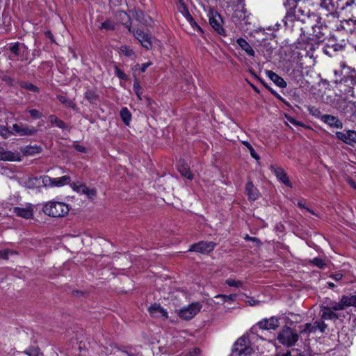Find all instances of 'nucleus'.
I'll return each instance as SVG.
<instances>
[{
    "instance_id": "680f3d73",
    "label": "nucleus",
    "mask_w": 356,
    "mask_h": 356,
    "mask_svg": "<svg viewBox=\"0 0 356 356\" xmlns=\"http://www.w3.org/2000/svg\"><path fill=\"white\" fill-rule=\"evenodd\" d=\"M74 147H75L76 150H77L78 152H86V148L84 146L81 145H75Z\"/></svg>"
},
{
    "instance_id": "58836bf2",
    "label": "nucleus",
    "mask_w": 356,
    "mask_h": 356,
    "mask_svg": "<svg viewBox=\"0 0 356 356\" xmlns=\"http://www.w3.org/2000/svg\"><path fill=\"white\" fill-rule=\"evenodd\" d=\"M310 262L321 269H324L327 266L325 261L318 257L314 258Z\"/></svg>"
},
{
    "instance_id": "f704fd0d",
    "label": "nucleus",
    "mask_w": 356,
    "mask_h": 356,
    "mask_svg": "<svg viewBox=\"0 0 356 356\" xmlns=\"http://www.w3.org/2000/svg\"><path fill=\"white\" fill-rule=\"evenodd\" d=\"M332 311H340L343 310L344 307L342 303V300L341 299L339 302H333L330 301L327 306Z\"/></svg>"
},
{
    "instance_id": "bf43d9fd",
    "label": "nucleus",
    "mask_w": 356,
    "mask_h": 356,
    "mask_svg": "<svg viewBox=\"0 0 356 356\" xmlns=\"http://www.w3.org/2000/svg\"><path fill=\"white\" fill-rule=\"evenodd\" d=\"M287 120H289V122H291V124L296 125V126H300L302 125V123L297 121L296 120H295L294 118H291V117H289V118H287Z\"/></svg>"
},
{
    "instance_id": "7ed1b4c3",
    "label": "nucleus",
    "mask_w": 356,
    "mask_h": 356,
    "mask_svg": "<svg viewBox=\"0 0 356 356\" xmlns=\"http://www.w3.org/2000/svg\"><path fill=\"white\" fill-rule=\"evenodd\" d=\"M310 26L312 28L311 40L316 43L325 41L330 35L331 29H334L330 24L327 25L323 22L320 17L319 19L315 20Z\"/></svg>"
},
{
    "instance_id": "7c9ffc66",
    "label": "nucleus",
    "mask_w": 356,
    "mask_h": 356,
    "mask_svg": "<svg viewBox=\"0 0 356 356\" xmlns=\"http://www.w3.org/2000/svg\"><path fill=\"white\" fill-rule=\"evenodd\" d=\"M347 75L345 76V82L350 83L352 85H356V70L355 69L348 68Z\"/></svg>"
},
{
    "instance_id": "c756f323",
    "label": "nucleus",
    "mask_w": 356,
    "mask_h": 356,
    "mask_svg": "<svg viewBox=\"0 0 356 356\" xmlns=\"http://www.w3.org/2000/svg\"><path fill=\"white\" fill-rule=\"evenodd\" d=\"M53 179H54V187L63 186L68 184L71 181L70 177L67 175L58 178H53Z\"/></svg>"
},
{
    "instance_id": "bb28decb",
    "label": "nucleus",
    "mask_w": 356,
    "mask_h": 356,
    "mask_svg": "<svg viewBox=\"0 0 356 356\" xmlns=\"http://www.w3.org/2000/svg\"><path fill=\"white\" fill-rule=\"evenodd\" d=\"M184 17L187 22L190 24L191 27L195 30L197 31L198 32L203 33V31L202 28L197 24L195 20L193 19V17L191 16V15L189 13L188 10H185Z\"/></svg>"
},
{
    "instance_id": "ea45409f",
    "label": "nucleus",
    "mask_w": 356,
    "mask_h": 356,
    "mask_svg": "<svg viewBox=\"0 0 356 356\" xmlns=\"http://www.w3.org/2000/svg\"><path fill=\"white\" fill-rule=\"evenodd\" d=\"M0 135L3 138H8V137H10L11 135H13V130H10L8 127L3 126V125H0Z\"/></svg>"
},
{
    "instance_id": "13d9d810",
    "label": "nucleus",
    "mask_w": 356,
    "mask_h": 356,
    "mask_svg": "<svg viewBox=\"0 0 356 356\" xmlns=\"http://www.w3.org/2000/svg\"><path fill=\"white\" fill-rule=\"evenodd\" d=\"M152 65V62H147V63L142 64L141 67H140V71L142 72H145L146 71L147 68L149 67V66H151Z\"/></svg>"
},
{
    "instance_id": "e2e57ef3",
    "label": "nucleus",
    "mask_w": 356,
    "mask_h": 356,
    "mask_svg": "<svg viewBox=\"0 0 356 356\" xmlns=\"http://www.w3.org/2000/svg\"><path fill=\"white\" fill-rule=\"evenodd\" d=\"M323 51L325 54L328 55L329 56H332V51L330 44H327V46L323 49Z\"/></svg>"
},
{
    "instance_id": "de8ad7c7",
    "label": "nucleus",
    "mask_w": 356,
    "mask_h": 356,
    "mask_svg": "<svg viewBox=\"0 0 356 356\" xmlns=\"http://www.w3.org/2000/svg\"><path fill=\"white\" fill-rule=\"evenodd\" d=\"M27 112L34 120L40 119L42 117V114L37 109H29Z\"/></svg>"
},
{
    "instance_id": "1a4fd4ad",
    "label": "nucleus",
    "mask_w": 356,
    "mask_h": 356,
    "mask_svg": "<svg viewBox=\"0 0 356 356\" xmlns=\"http://www.w3.org/2000/svg\"><path fill=\"white\" fill-rule=\"evenodd\" d=\"M13 135L19 136H31L35 135L38 129L33 127L22 123H15L11 127Z\"/></svg>"
},
{
    "instance_id": "69168bd1",
    "label": "nucleus",
    "mask_w": 356,
    "mask_h": 356,
    "mask_svg": "<svg viewBox=\"0 0 356 356\" xmlns=\"http://www.w3.org/2000/svg\"><path fill=\"white\" fill-rule=\"evenodd\" d=\"M118 356H134V355L127 351H120Z\"/></svg>"
},
{
    "instance_id": "0e129e2a",
    "label": "nucleus",
    "mask_w": 356,
    "mask_h": 356,
    "mask_svg": "<svg viewBox=\"0 0 356 356\" xmlns=\"http://www.w3.org/2000/svg\"><path fill=\"white\" fill-rule=\"evenodd\" d=\"M237 3L236 7L238 8H245V0H234Z\"/></svg>"
},
{
    "instance_id": "f257e3e1",
    "label": "nucleus",
    "mask_w": 356,
    "mask_h": 356,
    "mask_svg": "<svg viewBox=\"0 0 356 356\" xmlns=\"http://www.w3.org/2000/svg\"><path fill=\"white\" fill-rule=\"evenodd\" d=\"M284 6L287 11L283 22L286 29L293 30L299 23L309 25L319 19V17L305 6L298 5V0H286Z\"/></svg>"
},
{
    "instance_id": "2eb2a0df",
    "label": "nucleus",
    "mask_w": 356,
    "mask_h": 356,
    "mask_svg": "<svg viewBox=\"0 0 356 356\" xmlns=\"http://www.w3.org/2000/svg\"><path fill=\"white\" fill-rule=\"evenodd\" d=\"M216 246L213 242L200 241L191 245L189 251H193L200 253H208L211 252Z\"/></svg>"
},
{
    "instance_id": "9b49d317",
    "label": "nucleus",
    "mask_w": 356,
    "mask_h": 356,
    "mask_svg": "<svg viewBox=\"0 0 356 356\" xmlns=\"http://www.w3.org/2000/svg\"><path fill=\"white\" fill-rule=\"evenodd\" d=\"M336 136L339 140L350 146L356 145V131L355 130L349 129L345 131H337L336 132Z\"/></svg>"
},
{
    "instance_id": "9d476101",
    "label": "nucleus",
    "mask_w": 356,
    "mask_h": 356,
    "mask_svg": "<svg viewBox=\"0 0 356 356\" xmlns=\"http://www.w3.org/2000/svg\"><path fill=\"white\" fill-rule=\"evenodd\" d=\"M280 326L279 319L275 316L270 318H264L259 321L252 329L259 327L261 330H276Z\"/></svg>"
},
{
    "instance_id": "4be33fe9",
    "label": "nucleus",
    "mask_w": 356,
    "mask_h": 356,
    "mask_svg": "<svg viewBox=\"0 0 356 356\" xmlns=\"http://www.w3.org/2000/svg\"><path fill=\"white\" fill-rule=\"evenodd\" d=\"M177 169L179 172L188 179H193V175L191 173L190 168L187 163L184 160H179L177 162Z\"/></svg>"
},
{
    "instance_id": "c85d7f7f",
    "label": "nucleus",
    "mask_w": 356,
    "mask_h": 356,
    "mask_svg": "<svg viewBox=\"0 0 356 356\" xmlns=\"http://www.w3.org/2000/svg\"><path fill=\"white\" fill-rule=\"evenodd\" d=\"M233 17L236 18L238 20L240 21H245L248 19V16L246 14V10L245 9V8H236L233 13Z\"/></svg>"
},
{
    "instance_id": "5fc2aeb1",
    "label": "nucleus",
    "mask_w": 356,
    "mask_h": 356,
    "mask_svg": "<svg viewBox=\"0 0 356 356\" xmlns=\"http://www.w3.org/2000/svg\"><path fill=\"white\" fill-rule=\"evenodd\" d=\"M297 205L298 207H300V209H304L305 211H309V213H311L312 215H316V213H314V211L308 209L307 207H306L305 204L303 203L302 201H298V203H297Z\"/></svg>"
},
{
    "instance_id": "4d7b16f0",
    "label": "nucleus",
    "mask_w": 356,
    "mask_h": 356,
    "mask_svg": "<svg viewBox=\"0 0 356 356\" xmlns=\"http://www.w3.org/2000/svg\"><path fill=\"white\" fill-rule=\"evenodd\" d=\"M115 74L122 79H125L126 76L124 73L118 67H115Z\"/></svg>"
},
{
    "instance_id": "f03ea898",
    "label": "nucleus",
    "mask_w": 356,
    "mask_h": 356,
    "mask_svg": "<svg viewBox=\"0 0 356 356\" xmlns=\"http://www.w3.org/2000/svg\"><path fill=\"white\" fill-rule=\"evenodd\" d=\"M353 1L348 0H320V7L327 12V16L338 18L339 14L346 8L350 6Z\"/></svg>"
},
{
    "instance_id": "39448f33",
    "label": "nucleus",
    "mask_w": 356,
    "mask_h": 356,
    "mask_svg": "<svg viewBox=\"0 0 356 356\" xmlns=\"http://www.w3.org/2000/svg\"><path fill=\"white\" fill-rule=\"evenodd\" d=\"M299 339V334L289 327H284L277 335L278 341L288 347L293 346Z\"/></svg>"
},
{
    "instance_id": "a19ab883",
    "label": "nucleus",
    "mask_w": 356,
    "mask_h": 356,
    "mask_svg": "<svg viewBox=\"0 0 356 356\" xmlns=\"http://www.w3.org/2000/svg\"><path fill=\"white\" fill-rule=\"evenodd\" d=\"M313 324L316 331L319 330L321 332H323L327 327V325L323 321H316Z\"/></svg>"
},
{
    "instance_id": "423d86ee",
    "label": "nucleus",
    "mask_w": 356,
    "mask_h": 356,
    "mask_svg": "<svg viewBox=\"0 0 356 356\" xmlns=\"http://www.w3.org/2000/svg\"><path fill=\"white\" fill-rule=\"evenodd\" d=\"M252 348L250 346V341L246 337H241L234 343L232 355L234 356H248L252 353Z\"/></svg>"
},
{
    "instance_id": "6e6d98bb",
    "label": "nucleus",
    "mask_w": 356,
    "mask_h": 356,
    "mask_svg": "<svg viewBox=\"0 0 356 356\" xmlns=\"http://www.w3.org/2000/svg\"><path fill=\"white\" fill-rule=\"evenodd\" d=\"M296 355L294 356H311L310 353L307 350L300 351L298 350H296Z\"/></svg>"
},
{
    "instance_id": "4c0bfd02",
    "label": "nucleus",
    "mask_w": 356,
    "mask_h": 356,
    "mask_svg": "<svg viewBox=\"0 0 356 356\" xmlns=\"http://www.w3.org/2000/svg\"><path fill=\"white\" fill-rule=\"evenodd\" d=\"M120 51L126 56L134 58L135 57V52L133 49H130L127 46H122L120 48Z\"/></svg>"
},
{
    "instance_id": "6e6552de",
    "label": "nucleus",
    "mask_w": 356,
    "mask_h": 356,
    "mask_svg": "<svg viewBox=\"0 0 356 356\" xmlns=\"http://www.w3.org/2000/svg\"><path fill=\"white\" fill-rule=\"evenodd\" d=\"M201 303L193 302L188 307L181 308L178 313L179 316L186 321L192 319L202 309Z\"/></svg>"
},
{
    "instance_id": "aec40b11",
    "label": "nucleus",
    "mask_w": 356,
    "mask_h": 356,
    "mask_svg": "<svg viewBox=\"0 0 356 356\" xmlns=\"http://www.w3.org/2000/svg\"><path fill=\"white\" fill-rule=\"evenodd\" d=\"M209 23L212 28L219 34L222 35L225 31L222 28V20L221 17L218 14H213L209 17Z\"/></svg>"
},
{
    "instance_id": "f3484780",
    "label": "nucleus",
    "mask_w": 356,
    "mask_h": 356,
    "mask_svg": "<svg viewBox=\"0 0 356 356\" xmlns=\"http://www.w3.org/2000/svg\"><path fill=\"white\" fill-rule=\"evenodd\" d=\"M72 188L74 191L86 195L90 199H93L97 195V191L95 188H89L85 184L74 183L72 184Z\"/></svg>"
},
{
    "instance_id": "e433bc0d",
    "label": "nucleus",
    "mask_w": 356,
    "mask_h": 356,
    "mask_svg": "<svg viewBox=\"0 0 356 356\" xmlns=\"http://www.w3.org/2000/svg\"><path fill=\"white\" fill-rule=\"evenodd\" d=\"M42 185L47 188H54V179L49 176H43L41 177Z\"/></svg>"
},
{
    "instance_id": "79ce46f5",
    "label": "nucleus",
    "mask_w": 356,
    "mask_h": 356,
    "mask_svg": "<svg viewBox=\"0 0 356 356\" xmlns=\"http://www.w3.org/2000/svg\"><path fill=\"white\" fill-rule=\"evenodd\" d=\"M22 87L34 92H38L40 91L39 88L37 86L29 82L23 83L22 84Z\"/></svg>"
},
{
    "instance_id": "052dcab7",
    "label": "nucleus",
    "mask_w": 356,
    "mask_h": 356,
    "mask_svg": "<svg viewBox=\"0 0 356 356\" xmlns=\"http://www.w3.org/2000/svg\"><path fill=\"white\" fill-rule=\"evenodd\" d=\"M330 277L332 278H333L334 280H335L336 281H339L342 278L343 275L340 273H337L331 275Z\"/></svg>"
},
{
    "instance_id": "b1692460",
    "label": "nucleus",
    "mask_w": 356,
    "mask_h": 356,
    "mask_svg": "<svg viewBox=\"0 0 356 356\" xmlns=\"http://www.w3.org/2000/svg\"><path fill=\"white\" fill-rule=\"evenodd\" d=\"M236 43L248 56H254V49L245 39L240 38L237 39Z\"/></svg>"
},
{
    "instance_id": "2f4dec72",
    "label": "nucleus",
    "mask_w": 356,
    "mask_h": 356,
    "mask_svg": "<svg viewBox=\"0 0 356 356\" xmlns=\"http://www.w3.org/2000/svg\"><path fill=\"white\" fill-rule=\"evenodd\" d=\"M120 118L126 125H129L131 120V114L127 108L124 107L120 111Z\"/></svg>"
},
{
    "instance_id": "3c124183",
    "label": "nucleus",
    "mask_w": 356,
    "mask_h": 356,
    "mask_svg": "<svg viewBox=\"0 0 356 356\" xmlns=\"http://www.w3.org/2000/svg\"><path fill=\"white\" fill-rule=\"evenodd\" d=\"M316 332L315 328H314V324H312V323H306L305 325H304V329L302 330V333H311V332Z\"/></svg>"
},
{
    "instance_id": "09e8293b",
    "label": "nucleus",
    "mask_w": 356,
    "mask_h": 356,
    "mask_svg": "<svg viewBox=\"0 0 356 356\" xmlns=\"http://www.w3.org/2000/svg\"><path fill=\"white\" fill-rule=\"evenodd\" d=\"M226 284L229 286L241 287L243 286V282L240 280H235L232 279H228L226 280Z\"/></svg>"
},
{
    "instance_id": "393cba45",
    "label": "nucleus",
    "mask_w": 356,
    "mask_h": 356,
    "mask_svg": "<svg viewBox=\"0 0 356 356\" xmlns=\"http://www.w3.org/2000/svg\"><path fill=\"white\" fill-rule=\"evenodd\" d=\"M245 191L250 200L254 201L257 200L259 192L252 182L249 181L246 184Z\"/></svg>"
},
{
    "instance_id": "473e14b6",
    "label": "nucleus",
    "mask_w": 356,
    "mask_h": 356,
    "mask_svg": "<svg viewBox=\"0 0 356 356\" xmlns=\"http://www.w3.org/2000/svg\"><path fill=\"white\" fill-rule=\"evenodd\" d=\"M22 48H24V44L19 42L10 44L9 46V49L14 56H19Z\"/></svg>"
},
{
    "instance_id": "6ab92c4d",
    "label": "nucleus",
    "mask_w": 356,
    "mask_h": 356,
    "mask_svg": "<svg viewBox=\"0 0 356 356\" xmlns=\"http://www.w3.org/2000/svg\"><path fill=\"white\" fill-rule=\"evenodd\" d=\"M272 172H274L277 179L289 187H292V184L285 171L282 168L270 167Z\"/></svg>"
},
{
    "instance_id": "603ef678",
    "label": "nucleus",
    "mask_w": 356,
    "mask_h": 356,
    "mask_svg": "<svg viewBox=\"0 0 356 356\" xmlns=\"http://www.w3.org/2000/svg\"><path fill=\"white\" fill-rule=\"evenodd\" d=\"M24 353L29 356H38L39 355V350L36 348H29L26 350Z\"/></svg>"
},
{
    "instance_id": "37998d69",
    "label": "nucleus",
    "mask_w": 356,
    "mask_h": 356,
    "mask_svg": "<svg viewBox=\"0 0 356 356\" xmlns=\"http://www.w3.org/2000/svg\"><path fill=\"white\" fill-rule=\"evenodd\" d=\"M115 29V23L111 20H106L101 25V29L113 30Z\"/></svg>"
},
{
    "instance_id": "338daca9",
    "label": "nucleus",
    "mask_w": 356,
    "mask_h": 356,
    "mask_svg": "<svg viewBox=\"0 0 356 356\" xmlns=\"http://www.w3.org/2000/svg\"><path fill=\"white\" fill-rule=\"evenodd\" d=\"M200 353V349L197 348H194L193 353H190V356L197 355Z\"/></svg>"
},
{
    "instance_id": "49530a36",
    "label": "nucleus",
    "mask_w": 356,
    "mask_h": 356,
    "mask_svg": "<svg viewBox=\"0 0 356 356\" xmlns=\"http://www.w3.org/2000/svg\"><path fill=\"white\" fill-rule=\"evenodd\" d=\"M85 97L90 102L92 103L96 101L97 98L96 93L92 90H88L85 94Z\"/></svg>"
},
{
    "instance_id": "412c9836",
    "label": "nucleus",
    "mask_w": 356,
    "mask_h": 356,
    "mask_svg": "<svg viewBox=\"0 0 356 356\" xmlns=\"http://www.w3.org/2000/svg\"><path fill=\"white\" fill-rule=\"evenodd\" d=\"M0 161H19L20 155L18 152H13L8 150H0Z\"/></svg>"
},
{
    "instance_id": "774afa93",
    "label": "nucleus",
    "mask_w": 356,
    "mask_h": 356,
    "mask_svg": "<svg viewBox=\"0 0 356 356\" xmlns=\"http://www.w3.org/2000/svg\"><path fill=\"white\" fill-rule=\"evenodd\" d=\"M348 183L350 184V185L353 188H356V183H355L354 181H353V180L350 179V180L348 181Z\"/></svg>"
},
{
    "instance_id": "5701e85b",
    "label": "nucleus",
    "mask_w": 356,
    "mask_h": 356,
    "mask_svg": "<svg viewBox=\"0 0 356 356\" xmlns=\"http://www.w3.org/2000/svg\"><path fill=\"white\" fill-rule=\"evenodd\" d=\"M266 74L269 77V79L272 80L277 86L282 88L286 87V81L282 77L278 76L276 73L268 70L266 71Z\"/></svg>"
},
{
    "instance_id": "dca6fc26",
    "label": "nucleus",
    "mask_w": 356,
    "mask_h": 356,
    "mask_svg": "<svg viewBox=\"0 0 356 356\" xmlns=\"http://www.w3.org/2000/svg\"><path fill=\"white\" fill-rule=\"evenodd\" d=\"M13 213L19 217L31 219L33 217V206L29 204L25 207H15L13 208Z\"/></svg>"
},
{
    "instance_id": "c03bdc74",
    "label": "nucleus",
    "mask_w": 356,
    "mask_h": 356,
    "mask_svg": "<svg viewBox=\"0 0 356 356\" xmlns=\"http://www.w3.org/2000/svg\"><path fill=\"white\" fill-rule=\"evenodd\" d=\"M134 90L136 95H137V97H138V99H141V95L143 94V90H142V88H141L139 82L137 81H136L134 83Z\"/></svg>"
},
{
    "instance_id": "72a5a7b5",
    "label": "nucleus",
    "mask_w": 356,
    "mask_h": 356,
    "mask_svg": "<svg viewBox=\"0 0 356 356\" xmlns=\"http://www.w3.org/2000/svg\"><path fill=\"white\" fill-rule=\"evenodd\" d=\"M49 121L51 123L55 124L57 127H59L60 129H65L66 127L65 124L63 121L58 118L54 115H51L49 117Z\"/></svg>"
},
{
    "instance_id": "4468645a",
    "label": "nucleus",
    "mask_w": 356,
    "mask_h": 356,
    "mask_svg": "<svg viewBox=\"0 0 356 356\" xmlns=\"http://www.w3.org/2000/svg\"><path fill=\"white\" fill-rule=\"evenodd\" d=\"M149 312L152 317L166 320L168 318V313L165 309L162 307L159 304H153L149 309Z\"/></svg>"
},
{
    "instance_id": "c9c22d12",
    "label": "nucleus",
    "mask_w": 356,
    "mask_h": 356,
    "mask_svg": "<svg viewBox=\"0 0 356 356\" xmlns=\"http://www.w3.org/2000/svg\"><path fill=\"white\" fill-rule=\"evenodd\" d=\"M243 144L248 149L250 154L252 158L256 160H259L260 157L259 154L255 152L252 146L248 141H243Z\"/></svg>"
},
{
    "instance_id": "8fccbe9b",
    "label": "nucleus",
    "mask_w": 356,
    "mask_h": 356,
    "mask_svg": "<svg viewBox=\"0 0 356 356\" xmlns=\"http://www.w3.org/2000/svg\"><path fill=\"white\" fill-rule=\"evenodd\" d=\"M15 254V252H14L13 250H8V249L3 250H0V258L7 259H8L10 254Z\"/></svg>"
},
{
    "instance_id": "a18cd8bd",
    "label": "nucleus",
    "mask_w": 356,
    "mask_h": 356,
    "mask_svg": "<svg viewBox=\"0 0 356 356\" xmlns=\"http://www.w3.org/2000/svg\"><path fill=\"white\" fill-rule=\"evenodd\" d=\"M234 297H235L234 295L226 296V295L219 294V295L216 296L215 298L220 299L222 302H230V301L234 300Z\"/></svg>"
},
{
    "instance_id": "cd10ccee",
    "label": "nucleus",
    "mask_w": 356,
    "mask_h": 356,
    "mask_svg": "<svg viewBox=\"0 0 356 356\" xmlns=\"http://www.w3.org/2000/svg\"><path fill=\"white\" fill-rule=\"evenodd\" d=\"M341 300L344 309L348 307H356V295L350 296H343Z\"/></svg>"
},
{
    "instance_id": "a878e982",
    "label": "nucleus",
    "mask_w": 356,
    "mask_h": 356,
    "mask_svg": "<svg viewBox=\"0 0 356 356\" xmlns=\"http://www.w3.org/2000/svg\"><path fill=\"white\" fill-rule=\"evenodd\" d=\"M321 312V318L325 320H332L339 318L338 315L327 306L323 307Z\"/></svg>"
},
{
    "instance_id": "f8f14e48",
    "label": "nucleus",
    "mask_w": 356,
    "mask_h": 356,
    "mask_svg": "<svg viewBox=\"0 0 356 356\" xmlns=\"http://www.w3.org/2000/svg\"><path fill=\"white\" fill-rule=\"evenodd\" d=\"M134 37L140 42L141 45L147 49L152 47L154 38L141 30H136L134 32Z\"/></svg>"
},
{
    "instance_id": "20e7f679",
    "label": "nucleus",
    "mask_w": 356,
    "mask_h": 356,
    "mask_svg": "<svg viewBox=\"0 0 356 356\" xmlns=\"http://www.w3.org/2000/svg\"><path fill=\"white\" fill-rule=\"evenodd\" d=\"M43 212L54 218L63 217L70 211L68 205L62 202L49 201L43 207Z\"/></svg>"
},
{
    "instance_id": "864d4df0",
    "label": "nucleus",
    "mask_w": 356,
    "mask_h": 356,
    "mask_svg": "<svg viewBox=\"0 0 356 356\" xmlns=\"http://www.w3.org/2000/svg\"><path fill=\"white\" fill-rule=\"evenodd\" d=\"M327 44L330 45V48L333 50V51H337L341 49V45L333 43V40H332L330 38L329 39V43Z\"/></svg>"
},
{
    "instance_id": "ddd939ff",
    "label": "nucleus",
    "mask_w": 356,
    "mask_h": 356,
    "mask_svg": "<svg viewBox=\"0 0 356 356\" xmlns=\"http://www.w3.org/2000/svg\"><path fill=\"white\" fill-rule=\"evenodd\" d=\"M336 30L344 31L346 33H353L356 32V19L350 18L348 19H343L339 21V24L335 26Z\"/></svg>"
},
{
    "instance_id": "a211bd4d",
    "label": "nucleus",
    "mask_w": 356,
    "mask_h": 356,
    "mask_svg": "<svg viewBox=\"0 0 356 356\" xmlns=\"http://www.w3.org/2000/svg\"><path fill=\"white\" fill-rule=\"evenodd\" d=\"M320 120L331 127L337 129L343 128V122L336 116L329 114H324L320 116Z\"/></svg>"
},
{
    "instance_id": "0eeeda50",
    "label": "nucleus",
    "mask_w": 356,
    "mask_h": 356,
    "mask_svg": "<svg viewBox=\"0 0 356 356\" xmlns=\"http://www.w3.org/2000/svg\"><path fill=\"white\" fill-rule=\"evenodd\" d=\"M335 108L343 115H354L356 113L355 102L340 98L335 102Z\"/></svg>"
}]
</instances>
